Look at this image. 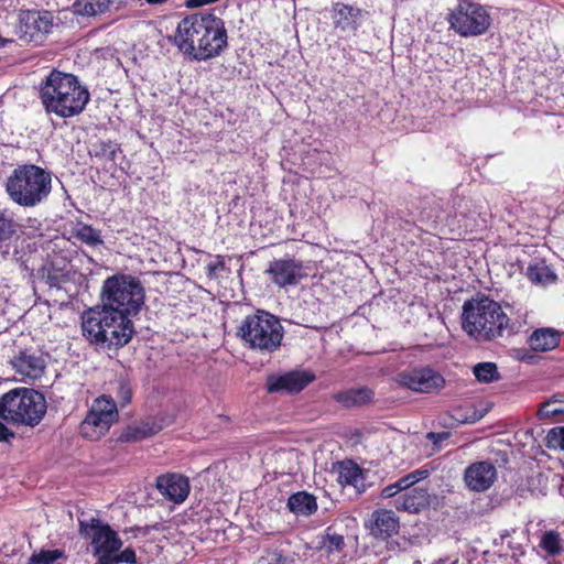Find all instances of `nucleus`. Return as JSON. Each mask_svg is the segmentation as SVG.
<instances>
[{"label":"nucleus","instance_id":"obj_1","mask_svg":"<svg viewBox=\"0 0 564 564\" xmlns=\"http://www.w3.org/2000/svg\"><path fill=\"white\" fill-rule=\"evenodd\" d=\"M225 22L212 12H199L182 19L173 35V43L194 61L217 57L227 47Z\"/></svg>","mask_w":564,"mask_h":564},{"label":"nucleus","instance_id":"obj_2","mask_svg":"<svg viewBox=\"0 0 564 564\" xmlns=\"http://www.w3.org/2000/svg\"><path fill=\"white\" fill-rule=\"evenodd\" d=\"M39 93L46 113L63 119L82 113L90 99L87 87L75 75L56 69L41 83Z\"/></svg>","mask_w":564,"mask_h":564},{"label":"nucleus","instance_id":"obj_3","mask_svg":"<svg viewBox=\"0 0 564 564\" xmlns=\"http://www.w3.org/2000/svg\"><path fill=\"white\" fill-rule=\"evenodd\" d=\"M462 328L476 341H492L511 333L510 318L501 305L486 295H477L464 302Z\"/></svg>","mask_w":564,"mask_h":564},{"label":"nucleus","instance_id":"obj_4","mask_svg":"<svg viewBox=\"0 0 564 564\" xmlns=\"http://www.w3.org/2000/svg\"><path fill=\"white\" fill-rule=\"evenodd\" d=\"M82 333L90 344L118 349L131 340L134 328L131 319L119 317L100 304L83 313Z\"/></svg>","mask_w":564,"mask_h":564},{"label":"nucleus","instance_id":"obj_5","mask_svg":"<svg viewBox=\"0 0 564 564\" xmlns=\"http://www.w3.org/2000/svg\"><path fill=\"white\" fill-rule=\"evenodd\" d=\"M6 192L20 207L40 206L51 195L52 173L32 163L18 165L7 178Z\"/></svg>","mask_w":564,"mask_h":564},{"label":"nucleus","instance_id":"obj_6","mask_svg":"<svg viewBox=\"0 0 564 564\" xmlns=\"http://www.w3.org/2000/svg\"><path fill=\"white\" fill-rule=\"evenodd\" d=\"M144 299L142 283L130 274L119 273L107 278L100 291V304L126 319L139 314Z\"/></svg>","mask_w":564,"mask_h":564},{"label":"nucleus","instance_id":"obj_7","mask_svg":"<svg viewBox=\"0 0 564 564\" xmlns=\"http://www.w3.org/2000/svg\"><path fill=\"white\" fill-rule=\"evenodd\" d=\"M284 328L279 318L263 310L247 315L237 328L242 345L263 355L272 354L281 346Z\"/></svg>","mask_w":564,"mask_h":564},{"label":"nucleus","instance_id":"obj_8","mask_svg":"<svg viewBox=\"0 0 564 564\" xmlns=\"http://www.w3.org/2000/svg\"><path fill=\"white\" fill-rule=\"evenodd\" d=\"M46 408L44 395L30 388H15L0 397V417L13 424L37 425Z\"/></svg>","mask_w":564,"mask_h":564},{"label":"nucleus","instance_id":"obj_9","mask_svg":"<svg viewBox=\"0 0 564 564\" xmlns=\"http://www.w3.org/2000/svg\"><path fill=\"white\" fill-rule=\"evenodd\" d=\"M79 533L83 538L90 540L93 555L97 558L96 564H113V555L120 551L122 541L111 527L98 518H78Z\"/></svg>","mask_w":564,"mask_h":564},{"label":"nucleus","instance_id":"obj_10","mask_svg":"<svg viewBox=\"0 0 564 564\" xmlns=\"http://www.w3.org/2000/svg\"><path fill=\"white\" fill-rule=\"evenodd\" d=\"M448 23L460 36H478L490 28L491 15L485 6L471 0H460L448 14Z\"/></svg>","mask_w":564,"mask_h":564},{"label":"nucleus","instance_id":"obj_11","mask_svg":"<svg viewBox=\"0 0 564 564\" xmlns=\"http://www.w3.org/2000/svg\"><path fill=\"white\" fill-rule=\"evenodd\" d=\"M118 420V410L116 402L101 395L95 399L79 425L80 435L89 441L100 440Z\"/></svg>","mask_w":564,"mask_h":564},{"label":"nucleus","instance_id":"obj_12","mask_svg":"<svg viewBox=\"0 0 564 564\" xmlns=\"http://www.w3.org/2000/svg\"><path fill=\"white\" fill-rule=\"evenodd\" d=\"M53 28L50 11H24L19 17L17 35L24 43H42Z\"/></svg>","mask_w":564,"mask_h":564},{"label":"nucleus","instance_id":"obj_13","mask_svg":"<svg viewBox=\"0 0 564 564\" xmlns=\"http://www.w3.org/2000/svg\"><path fill=\"white\" fill-rule=\"evenodd\" d=\"M395 381L401 387L421 393H433L445 386L443 376L430 367L403 370L397 375Z\"/></svg>","mask_w":564,"mask_h":564},{"label":"nucleus","instance_id":"obj_14","mask_svg":"<svg viewBox=\"0 0 564 564\" xmlns=\"http://www.w3.org/2000/svg\"><path fill=\"white\" fill-rule=\"evenodd\" d=\"M265 273L280 288L295 285L305 276L302 262L294 259H275L270 262Z\"/></svg>","mask_w":564,"mask_h":564},{"label":"nucleus","instance_id":"obj_15","mask_svg":"<svg viewBox=\"0 0 564 564\" xmlns=\"http://www.w3.org/2000/svg\"><path fill=\"white\" fill-rule=\"evenodd\" d=\"M497 468L489 460L470 464L464 471L466 487L475 492L488 490L497 480Z\"/></svg>","mask_w":564,"mask_h":564},{"label":"nucleus","instance_id":"obj_16","mask_svg":"<svg viewBox=\"0 0 564 564\" xmlns=\"http://www.w3.org/2000/svg\"><path fill=\"white\" fill-rule=\"evenodd\" d=\"M330 19L335 31L349 37L356 34V31L362 22V11L352 6L336 3L330 10Z\"/></svg>","mask_w":564,"mask_h":564},{"label":"nucleus","instance_id":"obj_17","mask_svg":"<svg viewBox=\"0 0 564 564\" xmlns=\"http://www.w3.org/2000/svg\"><path fill=\"white\" fill-rule=\"evenodd\" d=\"M10 364L15 372L21 376V380H35L44 373L45 360L36 351L24 349L14 355Z\"/></svg>","mask_w":564,"mask_h":564},{"label":"nucleus","instance_id":"obj_18","mask_svg":"<svg viewBox=\"0 0 564 564\" xmlns=\"http://www.w3.org/2000/svg\"><path fill=\"white\" fill-rule=\"evenodd\" d=\"M315 379L308 371H291L282 376H272L268 379V391L297 393Z\"/></svg>","mask_w":564,"mask_h":564},{"label":"nucleus","instance_id":"obj_19","mask_svg":"<svg viewBox=\"0 0 564 564\" xmlns=\"http://www.w3.org/2000/svg\"><path fill=\"white\" fill-rule=\"evenodd\" d=\"M156 488L162 496L176 503L183 502L189 494L188 479L180 474L159 476Z\"/></svg>","mask_w":564,"mask_h":564},{"label":"nucleus","instance_id":"obj_20","mask_svg":"<svg viewBox=\"0 0 564 564\" xmlns=\"http://www.w3.org/2000/svg\"><path fill=\"white\" fill-rule=\"evenodd\" d=\"M368 528L373 538L386 540L399 532L400 522L392 510L379 509L372 512Z\"/></svg>","mask_w":564,"mask_h":564},{"label":"nucleus","instance_id":"obj_21","mask_svg":"<svg viewBox=\"0 0 564 564\" xmlns=\"http://www.w3.org/2000/svg\"><path fill=\"white\" fill-rule=\"evenodd\" d=\"M429 492L424 488L415 487L394 500L397 510L416 513L429 505Z\"/></svg>","mask_w":564,"mask_h":564},{"label":"nucleus","instance_id":"obj_22","mask_svg":"<svg viewBox=\"0 0 564 564\" xmlns=\"http://www.w3.org/2000/svg\"><path fill=\"white\" fill-rule=\"evenodd\" d=\"M333 399L341 406L350 409L371 402L373 391L367 387L351 388L334 393Z\"/></svg>","mask_w":564,"mask_h":564},{"label":"nucleus","instance_id":"obj_23","mask_svg":"<svg viewBox=\"0 0 564 564\" xmlns=\"http://www.w3.org/2000/svg\"><path fill=\"white\" fill-rule=\"evenodd\" d=\"M561 335L553 328L535 329L529 337L528 344L534 351H550L560 344Z\"/></svg>","mask_w":564,"mask_h":564},{"label":"nucleus","instance_id":"obj_24","mask_svg":"<svg viewBox=\"0 0 564 564\" xmlns=\"http://www.w3.org/2000/svg\"><path fill=\"white\" fill-rule=\"evenodd\" d=\"M288 507L291 512L297 516L308 517L317 510V502L313 495L299 491L290 496Z\"/></svg>","mask_w":564,"mask_h":564},{"label":"nucleus","instance_id":"obj_25","mask_svg":"<svg viewBox=\"0 0 564 564\" xmlns=\"http://www.w3.org/2000/svg\"><path fill=\"white\" fill-rule=\"evenodd\" d=\"M72 237L89 247H97L104 243L101 231L83 221H77L72 230Z\"/></svg>","mask_w":564,"mask_h":564},{"label":"nucleus","instance_id":"obj_26","mask_svg":"<svg viewBox=\"0 0 564 564\" xmlns=\"http://www.w3.org/2000/svg\"><path fill=\"white\" fill-rule=\"evenodd\" d=\"M338 481L358 489L362 485V471L351 460L341 462L338 465Z\"/></svg>","mask_w":564,"mask_h":564},{"label":"nucleus","instance_id":"obj_27","mask_svg":"<svg viewBox=\"0 0 564 564\" xmlns=\"http://www.w3.org/2000/svg\"><path fill=\"white\" fill-rule=\"evenodd\" d=\"M121 153L120 145L113 141H98L93 144L90 154L104 163H116L118 154Z\"/></svg>","mask_w":564,"mask_h":564},{"label":"nucleus","instance_id":"obj_28","mask_svg":"<svg viewBox=\"0 0 564 564\" xmlns=\"http://www.w3.org/2000/svg\"><path fill=\"white\" fill-rule=\"evenodd\" d=\"M115 0H76L74 11L85 17H94L109 10Z\"/></svg>","mask_w":564,"mask_h":564},{"label":"nucleus","instance_id":"obj_29","mask_svg":"<svg viewBox=\"0 0 564 564\" xmlns=\"http://www.w3.org/2000/svg\"><path fill=\"white\" fill-rule=\"evenodd\" d=\"M163 424L156 420L142 421L140 424L130 427L127 432V440L139 441L159 433Z\"/></svg>","mask_w":564,"mask_h":564},{"label":"nucleus","instance_id":"obj_30","mask_svg":"<svg viewBox=\"0 0 564 564\" xmlns=\"http://www.w3.org/2000/svg\"><path fill=\"white\" fill-rule=\"evenodd\" d=\"M528 279L535 284H546L554 282L556 275L544 262H532L527 268Z\"/></svg>","mask_w":564,"mask_h":564},{"label":"nucleus","instance_id":"obj_31","mask_svg":"<svg viewBox=\"0 0 564 564\" xmlns=\"http://www.w3.org/2000/svg\"><path fill=\"white\" fill-rule=\"evenodd\" d=\"M539 546L550 557H555L563 552L561 534L555 530L545 531L540 539Z\"/></svg>","mask_w":564,"mask_h":564},{"label":"nucleus","instance_id":"obj_32","mask_svg":"<svg viewBox=\"0 0 564 564\" xmlns=\"http://www.w3.org/2000/svg\"><path fill=\"white\" fill-rule=\"evenodd\" d=\"M473 373L479 382L490 383L500 379L498 367L495 362L485 361L474 366Z\"/></svg>","mask_w":564,"mask_h":564},{"label":"nucleus","instance_id":"obj_33","mask_svg":"<svg viewBox=\"0 0 564 564\" xmlns=\"http://www.w3.org/2000/svg\"><path fill=\"white\" fill-rule=\"evenodd\" d=\"M15 232L17 224L14 219L6 209H0V248L11 240Z\"/></svg>","mask_w":564,"mask_h":564},{"label":"nucleus","instance_id":"obj_34","mask_svg":"<svg viewBox=\"0 0 564 564\" xmlns=\"http://www.w3.org/2000/svg\"><path fill=\"white\" fill-rule=\"evenodd\" d=\"M345 547L344 536L335 532H330L328 528L322 540V550L328 554H340Z\"/></svg>","mask_w":564,"mask_h":564},{"label":"nucleus","instance_id":"obj_35","mask_svg":"<svg viewBox=\"0 0 564 564\" xmlns=\"http://www.w3.org/2000/svg\"><path fill=\"white\" fill-rule=\"evenodd\" d=\"M558 414H564V401L556 399L555 397L541 404L538 416L541 420L551 419Z\"/></svg>","mask_w":564,"mask_h":564},{"label":"nucleus","instance_id":"obj_36","mask_svg":"<svg viewBox=\"0 0 564 564\" xmlns=\"http://www.w3.org/2000/svg\"><path fill=\"white\" fill-rule=\"evenodd\" d=\"M412 482H411V479L408 477V475L403 476L402 478H400L399 480H397L395 482L384 487L382 489V492H381V496L383 498H391V497H394L398 492L402 491V490H410V487H412Z\"/></svg>","mask_w":564,"mask_h":564},{"label":"nucleus","instance_id":"obj_37","mask_svg":"<svg viewBox=\"0 0 564 564\" xmlns=\"http://www.w3.org/2000/svg\"><path fill=\"white\" fill-rule=\"evenodd\" d=\"M546 446L551 449H564V426L553 427L549 431Z\"/></svg>","mask_w":564,"mask_h":564},{"label":"nucleus","instance_id":"obj_38","mask_svg":"<svg viewBox=\"0 0 564 564\" xmlns=\"http://www.w3.org/2000/svg\"><path fill=\"white\" fill-rule=\"evenodd\" d=\"M63 556L59 550L42 551L30 557L29 564H54V562Z\"/></svg>","mask_w":564,"mask_h":564},{"label":"nucleus","instance_id":"obj_39","mask_svg":"<svg viewBox=\"0 0 564 564\" xmlns=\"http://www.w3.org/2000/svg\"><path fill=\"white\" fill-rule=\"evenodd\" d=\"M113 564L127 563V564H135L137 555L135 552L131 547H127L121 552H117L112 557Z\"/></svg>","mask_w":564,"mask_h":564},{"label":"nucleus","instance_id":"obj_40","mask_svg":"<svg viewBox=\"0 0 564 564\" xmlns=\"http://www.w3.org/2000/svg\"><path fill=\"white\" fill-rule=\"evenodd\" d=\"M118 391L117 397L119 399V402L121 406H124L131 401V388L130 384L127 381L120 380L118 382Z\"/></svg>","mask_w":564,"mask_h":564},{"label":"nucleus","instance_id":"obj_41","mask_svg":"<svg viewBox=\"0 0 564 564\" xmlns=\"http://www.w3.org/2000/svg\"><path fill=\"white\" fill-rule=\"evenodd\" d=\"M225 269V261L221 256H217L215 260L210 261L206 265V273L208 278L213 279L217 276L218 271Z\"/></svg>","mask_w":564,"mask_h":564},{"label":"nucleus","instance_id":"obj_42","mask_svg":"<svg viewBox=\"0 0 564 564\" xmlns=\"http://www.w3.org/2000/svg\"><path fill=\"white\" fill-rule=\"evenodd\" d=\"M15 434L2 422H0V442L10 443Z\"/></svg>","mask_w":564,"mask_h":564},{"label":"nucleus","instance_id":"obj_43","mask_svg":"<svg viewBox=\"0 0 564 564\" xmlns=\"http://www.w3.org/2000/svg\"><path fill=\"white\" fill-rule=\"evenodd\" d=\"M429 476V470L426 469H416L410 474L408 477L411 479L412 485L416 484L420 480L425 479Z\"/></svg>","mask_w":564,"mask_h":564},{"label":"nucleus","instance_id":"obj_44","mask_svg":"<svg viewBox=\"0 0 564 564\" xmlns=\"http://www.w3.org/2000/svg\"><path fill=\"white\" fill-rule=\"evenodd\" d=\"M449 434L447 432L434 433L431 432L427 434V438L433 442L434 445H438L441 442L447 440Z\"/></svg>","mask_w":564,"mask_h":564},{"label":"nucleus","instance_id":"obj_45","mask_svg":"<svg viewBox=\"0 0 564 564\" xmlns=\"http://www.w3.org/2000/svg\"><path fill=\"white\" fill-rule=\"evenodd\" d=\"M484 416L482 413H478L476 411L473 412V414L468 415V416H464L462 419H458L459 422L462 423H476L477 421H479L481 417Z\"/></svg>","mask_w":564,"mask_h":564},{"label":"nucleus","instance_id":"obj_46","mask_svg":"<svg viewBox=\"0 0 564 564\" xmlns=\"http://www.w3.org/2000/svg\"><path fill=\"white\" fill-rule=\"evenodd\" d=\"M509 547L513 551L512 557L517 558L518 556H521L524 554L523 547L521 544L513 545L511 542H509Z\"/></svg>","mask_w":564,"mask_h":564},{"label":"nucleus","instance_id":"obj_47","mask_svg":"<svg viewBox=\"0 0 564 564\" xmlns=\"http://www.w3.org/2000/svg\"><path fill=\"white\" fill-rule=\"evenodd\" d=\"M9 42L10 40L4 39L0 35V47H4Z\"/></svg>","mask_w":564,"mask_h":564},{"label":"nucleus","instance_id":"obj_48","mask_svg":"<svg viewBox=\"0 0 564 564\" xmlns=\"http://www.w3.org/2000/svg\"><path fill=\"white\" fill-rule=\"evenodd\" d=\"M446 561H447L446 558H440V560H437V561H436L435 563H433V564H445V563H446Z\"/></svg>","mask_w":564,"mask_h":564},{"label":"nucleus","instance_id":"obj_49","mask_svg":"<svg viewBox=\"0 0 564 564\" xmlns=\"http://www.w3.org/2000/svg\"><path fill=\"white\" fill-rule=\"evenodd\" d=\"M47 279L51 280V285L55 284V282H53V278L51 275H47Z\"/></svg>","mask_w":564,"mask_h":564},{"label":"nucleus","instance_id":"obj_50","mask_svg":"<svg viewBox=\"0 0 564 564\" xmlns=\"http://www.w3.org/2000/svg\"><path fill=\"white\" fill-rule=\"evenodd\" d=\"M451 564H458V560L456 558L455 561H453Z\"/></svg>","mask_w":564,"mask_h":564},{"label":"nucleus","instance_id":"obj_51","mask_svg":"<svg viewBox=\"0 0 564 564\" xmlns=\"http://www.w3.org/2000/svg\"><path fill=\"white\" fill-rule=\"evenodd\" d=\"M282 558V554H279L278 561L280 562Z\"/></svg>","mask_w":564,"mask_h":564}]
</instances>
